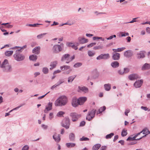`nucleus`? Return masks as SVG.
I'll list each match as a JSON object with an SVG mask.
<instances>
[{"mask_svg": "<svg viewBox=\"0 0 150 150\" xmlns=\"http://www.w3.org/2000/svg\"><path fill=\"white\" fill-rule=\"evenodd\" d=\"M67 97L65 96H62L55 101L54 105L56 106H64L67 104Z\"/></svg>", "mask_w": 150, "mask_h": 150, "instance_id": "f257e3e1", "label": "nucleus"}, {"mask_svg": "<svg viewBox=\"0 0 150 150\" xmlns=\"http://www.w3.org/2000/svg\"><path fill=\"white\" fill-rule=\"evenodd\" d=\"M0 67L2 69L4 72H9L12 70L11 67L7 59H5L1 64L0 61Z\"/></svg>", "mask_w": 150, "mask_h": 150, "instance_id": "f03ea898", "label": "nucleus"}, {"mask_svg": "<svg viewBox=\"0 0 150 150\" xmlns=\"http://www.w3.org/2000/svg\"><path fill=\"white\" fill-rule=\"evenodd\" d=\"M20 50H17L13 56L15 59L17 61L20 62L23 60L25 58V56L21 52H19Z\"/></svg>", "mask_w": 150, "mask_h": 150, "instance_id": "7ed1b4c3", "label": "nucleus"}, {"mask_svg": "<svg viewBox=\"0 0 150 150\" xmlns=\"http://www.w3.org/2000/svg\"><path fill=\"white\" fill-rule=\"evenodd\" d=\"M64 45L63 43H61L60 45H55L53 47L52 50L54 53H58L61 51L64 48Z\"/></svg>", "mask_w": 150, "mask_h": 150, "instance_id": "20e7f679", "label": "nucleus"}, {"mask_svg": "<svg viewBox=\"0 0 150 150\" xmlns=\"http://www.w3.org/2000/svg\"><path fill=\"white\" fill-rule=\"evenodd\" d=\"M96 112V110L95 109H93L89 111L86 117V120L89 121H91L94 117Z\"/></svg>", "mask_w": 150, "mask_h": 150, "instance_id": "39448f33", "label": "nucleus"}, {"mask_svg": "<svg viewBox=\"0 0 150 150\" xmlns=\"http://www.w3.org/2000/svg\"><path fill=\"white\" fill-rule=\"evenodd\" d=\"M69 120V118H65L64 119L62 123V125L67 129L69 128L70 126Z\"/></svg>", "mask_w": 150, "mask_h": 150, "instance_id": "423d86ee", "label": "nucleus"}, {"mask_svg": "<svg viewBox=\"0 0 150 150\" xmlns=\"http://www.w3.org/2000/svg\"><path fill=\"white\" fill-rule=\"evenodd\" d=\"M78 91L79 92L82 93H87L88 92V89L86 87L84 86H79Z\"/></svg>", "mask_w": 150, "mask_h": 150, "instance_id": "0eeeda50", "label": "nucleus"}, {"mask_svg": "<svg viewBox=\"0 0 150 150\" xmlns=\"http://www.w3.org/2000/svg\"><path fill=\"white\" fill-rule=\"evenodd\" d=\"M70 116L72 118V121L73 122L76 121L81 116L80 114H78L75 112L71 113Z\"/></svg>", "mask_w": 150, "mask_h": 150, "instance_id": "6e6552de", "label": "nucleus"}, {"mask_svg": "<svg viewBox=\"0 0 150 150\" xmlns=\"http://www.w3.org/2000/svg\"><path fill=\"white\" fill-rule=\"evenodd\" d=\"M66 60V63L68 64L71 61L70 60V55L69 54H64L62 57L61 61L62 62Z\"/></svg>", "mask_w": 150, "mask_h": 150, "instance_id": "1a4fd4ad", "label": "nucleus"}, {"mask_svg": "<svg viewBox=\"0 0 150 150\" xmlns=\"http://www.w3.org/2000/svg\"><path fill=\"white\" fill-rule=\"evenodd\" d=\"M110 58L109 54L108 53L101 54L98 56L96 58L97 60H100L101 59H107Z\"/></svg>", "mask_w": 150, "mask_h": 150, "instance_id": "9d476101", "label": "nucleus"}, {"mask_svg": "<svg viewBox=\"0 0 150 150\" xmlns=\"http://www.w3.org/2000/svg\"><path fill=\"white\" fill-rule=\"evenodd\" d=\"M143 82L142 79L138 80L136 81L134 84V86L136 88H139L142 86Z\"/></svg>", "mask_w": 150, "mask_h": 150, "instance_id": "9b49d317", "label": "nucleus"}, {"mask_svg": "<svg viewBox=\"0 0 150 150\" xmlns=\"http://www.w3.org/2000/svg\"><path fill=\"white\" fill-rule=\"evenodd\" d=\"M71 104L72 106L74 107H76L79 105L78 99H77L76 97H74L72 98Z\"/></svg>", "mask_w": 150, "mask_h": 150, "instance_id": "f8f14e48", "label": "nucleus"}, {"mask_svg": "<svg viewBox=\"0 0 150 150\" xmlns=\"http://www.w3.org/2000/svg\"><path fill=\"white\" fill-rule=\"evenodd\" d=\"M78 40L79 43L81 44H84L87 43L88 42V40L85 38L84 37H79L78 38Z\"/></svg>", "mask_w": 150, "mask_h": 150, "instance_id": "ddd939ff", "label": "nucleus"}, {"mask_svg": "<svg viewBox=\"0 0 150 150\" xmlns=\"http://www.w3.org/2000/svg\"><path fill=\"white\" fill-rule=\"evenodd\" d=\"M128 78L130 80H134L135 79L140 78V77L137 74H133L129 75Z\"/></svg>", "mask_w": 150, "mask_h": 150, "instance_id": "4468645a", "label": "nucleus"}, {"mask_svg": "<svg viewBox=\"0 0 150 150\" xmlns=\"http://www.w3.org/2000/svg\"><path fill=\"white\" fill-rule=\"evenodd\" d=\"M52 137L54 141L57 143L59 142L61 140L60 135V134L57 135L56 133H55L54 134Z\"/></svg>", "mask_w": 150, "mask_h": 150, "instance_id": "2eb2a0df", "label": "nucleus"}, {"mask_svg": "<svg viewBox=\"0 0 150 150\" xmlns=\"http://www.w3.org/2000/svg\"><path fill=\"white\" fill-rule=\"evenodd\" d=\"M86 100L87 98L85 97H82L79 98L78 99L79 105H83Z\"/></svg>", "mask_w": 150, "mask_h": 150, "instance_id": "dca6fc26", "label": "nucleus"}, {"mask_svg": "<svg viewBox=\"0 0 150 150\" xmlns=\"http://www.w3.org/2000/svg\"><path fill=\"white\" fill-rule=\"evenodd\" d=\"M120 54L118 53H112V59L114 60H117L120 59Z\"/></svg>", "mask_w": 150, "mask_h": 150, "instance_id": "f3484780", "label": "nucleus"}, {"mask_svg": "<svg viewBox=\"0 0 150 150\" xmlns=\"http://www.w3.org/2000/svg\"><path fill=\"white\" fill-rule=\"evenodd\" d=\"M132 54V52L130 50H128L125 52L124 54V56L127 58H129L131 57Z\"/></svg>", "mask_w": 150, "mask_h": 150, "instance_id": "a211bd4d", "label": "nucleus"}, {"mask_svg": "<svg viewBox=\"0 0 150 150\" xmlns=\"http://www.w3.org/2000/svg\"><path fill=\"white\" fill-rule=\"evenodd\" d=\"M137 57L139 59L144 58L145 57L144 52L143 51H140L137 54Z\"/></svg>", "mask_w": 150, "mask_h": 150, "instance_id": "6ab92c4d", "label": "nucleus"}, {"mask_svg": "<svg viewBox=\"0 0 150 150\" xmlns=\"http://www.w3.org/2000/svg\"><path fill=\"white\" fill-rule=\"evenodd\" d=\"M40 47L39 46L35 47L33 50V53L36 54H38L40 52Z\"/></svg>", "mask_w": 150, "mask_h": 150, "instance_id": "aec40b11", "label": "nucleus"}, {"mask_svg": "<svg viewBox=\"0 0 150 150\" xmlns=\"http://www.w3.org/2000/svg\"><path fill=\"white\" fill-rule=\"evenodd\" d=\"M111 66L113 68H116L119 66V63L117 61H114L111 62Z\"/></svg>", "mask_w": 150, "mask_h": 150, "instance_id": "412c9836", "label": "nucleus"}, {"mask_svg": "<svg viewBox=\"0 0 150 150\" xmlns=\"http://www.w3.org/2000/svg\"><path fill=\"white\" fill-rule=\"evenodd\" d=\"M57 64V61H54V62H51L50 65V66L51 67L50 68V69L52 70L53 68H55Z\"/></svg>", "mask_w": 150, "mask_h": 150, "instance_id": "4be33fe9", "label": "nucleus"}, {"mask_svg": "<svg viewBox=\"0 0 150 150\" xmlns=\"http://www.w3.org/2000/svg\"><path fill=\"white\" fill-rule=\"evenodd\" d=\"M67 45L69 47H71L72 48L74 49L75 50H77L78 48L77 46H75V45L73 44L72 43L68 42L67 43Z\"/></svg>", "mask_w": 150, "mask_h": 150, "instance_id": "5701e85b", "label": "nucleus"}, {"mask_svg": "<svg viewBox=\"0 0 150 150\" xmlns=\"http://www.w3.org/2000/svg\"><path fill=\"white\" fill-rule=\"evenodd\" d=\"M104 88L106 91H109L111 89V85L109 83L105 84L104 85Z\"/></svg>", "mask_w": 150, "mask_h": 150, "instance_id": "b1692460", "label": "nucleus"}, {"mask_svg": "<svg viewBox=\"0 0 150 150\" xmlns=\"http://www.w3.org/2000/svg\"><path fill=\"white\" fill-rule=\"evenodd\" d=\"M150 68V64L145 63L142 67V69L144 70L146 69H148Z\"/></svg>", "mask_w": 150, "mask_h": 150, "instance_id": "393cba45", "label": "nucleus"}, {"mask_svg": "<svg viewBox=\"0 0 150 150\" xmlns=\"http://www.w3.org/2000/svg\"><path fill=\"white\" fill-rule=\"evenodd\" d=\"M75 138V135L74 133H71L69 135V139L71 141H74Z\"/></svg>", "mask_w": 150, "mask_h": 150, "instance_id": "a878e982", "label": "nucleus"}, {"mask_svg": "<svg viewBox=\"0 0 150 150\" xmlns=\"http://www.w3.org/2000/svg\"><path fill=\"white\" fill-rule=\"evenodd\" d=\"M125 48V47H122L120 48H118L117 49H113L112 50L115 52H120L123 51Z\"/></svg>", "mask_w": 150, "mask_h": 150, "instance_id": "bb28decb", "label": "nucleus"}, {"mask_svg": "<svg viewBox=\"0 0 150 150\" xmlns=\"http://www.w3.org/2000/svg\"><path fill=\"white\" fill-rule=\"evenodd\" d=\"M101 145L100 144H96L94 145L92 148V150H98L100 147Z\"/></svg>", "mask_w": 150, "mask_h": 150, "instance_id": "cd10ccee", "label": "nucleus"}, {"mask_svg": "<svg viewBox=\"0 0 150 150\" xmlns=\"http://www.w3.org/2000/svg\"><path fill=\"white\" fill-rule=\"evenodd\" d=\"M76 76H71L69 77L68 79V82L69 83H71L75 78Z\"/></svg>", "mask_w": 150, "mask_h": 150, "instance_id": "c85d7f7f", "label": "nucleus"}, {"mask_svg": "<svg viewBox=\"0 0 150 150\" xmlns=\"http://www.w3.org/2000/svg\"><path fill=\"white\" fill-rule=\"evenodd\" d=\"M13 53V51H7L5 52V54L6 56L9 57Z\"/></svg>", "mask_w": 150, "mask_h": 150, "instance_id": "c756f323", "label": "nucleus"}, {"mask_svg": "<svg viewBox=\"0 0 150 150\" xmlns=\"http://www.w3.org/2000/svg\"><path fill=\"white\" fill-rule=\"evenodd\" d=\"M29 59L31 60L35 61L37 58V56L35 54H33L29 57Z\"/></svg>", "mask_w": 150, "mask_h": 150, "instance_id": "7c9ffc66", "label": "nucleus"}, {"mask_svg": "<svg viewBox=\"0 0 150 150\" xmlns=\"http://www.w3.org/2000/svg\"><path fill=\"white\" fill-rule=\"evenodd\" d=\"M66 145L67 147L71 148L74 147L76 145V144L74 143H67Z\"/></svg>", "mask_w": 150, "mask_h": 150, "instance_id": "2f4dec72", "label": "nucleus"}, {"mask_svg": "<svg viewBox=\"0 0 150 150\" xmlns=\"http://www.w3.org/2000/svg\"><path fill=\"white\" fill-rule=\"evenodd\" d=\"M142 133H143V134H150V132L149 130L148 129L146 128H144L142 131Z\"/></svg>", "mask_w": 150, "mask_h": 150, "instance_id": "473e14b6", "label": "nucleus"}, {"mask_svg": "<svg viewBox=\"0 0 150 150\" xmlns=\"http://www.w3.org/2000/svg\"><path fill=\"white\" fill-rule=\"evenodd\" d=\"M88 54L89 57H92L95 55V52L93 51L89 50L88 51Z\"/></svg>", "mask_w": 150, "mask_h": 150, "instance_id": "72a5a7b5", "label": "nucleus"}, {"mask_svg": "<svg viewBox=\"0 0 150 150\" xmlns=\"http://www.w3.org/2000/svg\"><path fill=\"white\" fill-rule=\"evenodd\" d=\"M60 69L62 70H67L70 69V67L67 65H64L63 66H61L60 67Z\"/></svg>", "mask_w": 150, "mask_h": 150, "instance_id": "f704fd0d", "label": "nucleus"}, {"mask_svg": "<svg viewBox=\"0 0 150 150\" xmlns=\"http://www.w3.org/2000/svg\"><path fill=\"white\" fill-rule=\"evenodd\" d=\"M42 71L44 74H47L48 73L49 69L47 68L44 67L42 68Z\"/></svg>", "mask_w": 150, "mask_h": 150, "instance_id": "c9c22d12", "label": "nucleus"}, {"mask_svg": "<svg viewBox=\"0 0 150 150\" xmlns=\"http://www.w3.org/2000/svg\"><path fill=\"white\" fill-rule=\"evenodd\" d=\"M52 103L49 102L48 104V106L46 107V109H48L49 110H51L52 109Z\"/></svg>", "mask_w": 150, "mask_h": 150, "instance_id": "e433bc0d", "label": "nucleus"}, {"mask_svg": "<svg viewBox=\"0 0 150 150\" xmlns=\"http://www.w3.org/2000/svg\"><path fill=\"white\" fill-rule=\"evenodd\" d=\"M47 33H46L41 34L38 35L37 36V38L38 39H41L42 38H43L44 36Z\"/></svg>", "mask_w": 150, "mask_h": 150, "instance_id": "4c0bfd02", "label": "nucleus"}, {"mask_svg": "<svg viewBox=\"0 0 150 150\" xmlns=\"http://www.w3.org/2000/svg\"><path fill=\"white\" fill-rule=\"evenodd\" d=\"M127 130H125V129H123L122 132L121 133V135L122 137H125L127 135Z\"/></svg>", "mask_w": 150, "mask_h": 150, "instance_id": "58836bf2", "label": "nucleus"}, {"mask_svg": "<svg viewBox=\"0 0 150 150\" xmlns=\"http://www.w3.org/2000/svg\"><path fill=\"white\" fill-rule=\"evenodd\" d=\"M114 135V133H111L110 134L107 135L105 136V138L106 139H110Z\"/></svg>", "mask_w": 150, "mask_h": 150, "instance_id": "ea45409f", "label": "nucleus"}, {"mask_svg": "<svg viewBox=\"0 0 150 150\" xmlns=\"http://www.w3.org/2000/svg\"><path fill=\"white\" fill-rule=\"evenodd\" d=\"M41 24H39L38 23H35L34 24H27L26 25L30 27H36L39 25H41Z\"/></svg>", "mask_w": 150, "mask_h": 150, "instance_id": "a19ab883", "label": "nucleus"}, {"mask_svg": "<svg viewBox=\"0 0 150 150\" xmlns=\"http://www.w3.org/2000/svg\"><path fill=\"white\" fill-rule=\"evenodd\" d=\"M64 79H60L58 81L57 83H56L57 85L58 86L60 85L61 84L64 83Z\"/></svg>", "mask_w": 150, "mask_h": 150, "instance_id": "79ce46f5", "label": "nucleus"}, {"mask_svg": "<svg viewBox=\"0 0 150 150\" xmlns=\"http://www.w3.org/2000/svg\"><path fill=\"white\" fill-rule=\"evenodd\" d=\"M82 65V64L80 62H77L75 64L74 67L75 68H77L81 67Z\"/></svg>", "mask_w": 150, "mask_h": 150, "instance_id": "37998d69", "label": "nucleus"}, {"mask_svg": "<svg viewBox=\"0 0 150 150\" xmlns=\"http://www.w3.org/2000/svg\"><path fill=\"white\" fill-rule=\"evenodd\" d=\"M21 106H18V107H17L14 108L12 110H11V111H10L9 112H8V113H6V114H5V116H8L9 115H10V112H11L13 110H16V109H18L19 108H20L21 107Z\"/></svg>", "mask_w": 150, "mask_h": 150, "instance_id": "c03bdc74", "label": "nucleus"}, {"mask_svg": "<svg viewBox=\"0 0 150 150\" xmlns=\"http://www.w3.org/2000/svg\"><path fill=\"white\" fill-rule=\"evenodd\" d=\"M103 48V47L102 45H99L98 46H96L93 47V49L94 50H98L100 49H102Z\"/></svg>", "mask_w": 150, "mask_h": 150, "instance_id": "a18cd8bd", "label": "nucleus"}, {"mask_svg": "<svg viewBox=\"0 0 150 150\" xmlns=\"http://www.w3.org/2000/svg\"><path fill=\"white\" fill-rule=\"evenodd\" d=\"M27 47V45H25L22 47H19V46H16V47L17 48H20V50L19 51V52H21L22 51L21 50L22 49H24L25 48Z\"/></svg>", "mask_w": 150, "mask_h": 150, "instance_id": "49530a36", "label": "nucleus"}, {"mask_svg": "<svg viewBox=\"0 0 150 150\" xmlns=\"http://www.w3.org/2000/svg\"><path fill=\"white\" fill-rule=\"evenodd\" d=\"M79 140L80 141H88L89 140V139L88 138L83 136L81 138H80Z\"/></svg>", "mask_w": 150, "mask_h": 150, "instance_id": "de8ad7c7", "label": "nucleus"}, {"mask_svg": "<svg viewBox=\"0 0 150 150\" xmlns=\"http://www.w3.org/2000/svg\"><path fill=\"white\" fill-rule=\"evenodd\" d=\"M137 139H136V137H135V136H134L133 137H129L127 139V141H133L134 140H136Z\"/></svg>", "mask_w": 150, "mask_h": 150, "instance_id": "09e8293b", "label": "nucleus"}, {"mask_svg": "<svg viewBox=\"0 0 150 150\" xmlns=\"http://www.w3.org/2000/svg\"><path fill=\"white\" fill-rule=\"evenodd\" d=\"M64 114V112L63 111H60L57 113V116L58 117H61Z\"/></svg>", "mask_w": 150, "mask_h": 150, "instance_id": "8fccbe9b", "label": "nucleus"}, {"mask_svg": "<svg viewBox=\"0 0 150 150\" xmlns=\"http://www.w3.org/2000/svg\"><path fill=\"white\" fill-rule=\"evenodd\" d=\"M123 71H124V73L126 74V73H128L129 71V69L128 68H124V69H123Z\"/></svg>", "mask_w": 150, "mask_h": 150, "instance_id": "3c124183", "label": "nucleus"}, {"mask_svg": "<svg viewBox=\"0 0 150 150\" xmlns=\"http://www.w3.org/2000/svg\"><path fill=\"white\" fill-rule=\"evenodd\" d=\"M106 107L105 106L101 107L99 109V111H100L101 112L104 111Z\"/></svg>", "mask_w": 150, "mask_h": 150, "instance_id": "603ef678", "label": "nucleus"}, {"mask_svg": "<svg viewBox=\"0 0 150 150\" xmlns=\"http://www.w3.org/2000/svg\"><path fill=\"white\" fill-rule=\"evenodd\" d=\"M96 44V43L95 42L91 43L90 44H89L88 45H87V47H91L94 45H95Z\"/></svg>", "mask_w": 150, "mask_h": 150, "instance_id": "864d4df0", "label": "nucleus"}, {"mask_svg": "<svg viewBox=\"0 0 150 150\" xmlns=\"http://www.w3.org/2000/svg\"><path fill=\"white\" fill-rule=\"evenodd\" d=\"M28 146L27 145H25L23 147L22 149V150H28Z\"/></svg>", "mask_w": 150, "mask_h": 150, "instance_id": "5fc2aeb1", "label": "nucleus"}, {"mask_svg": "<svg viewBox=\"0 0 150 150\" xmlns=\"http://www.w3.org/2000/svg\"><path fill=\"white\" fill-rule=\"evenodd\" d=\"M118 74L120 75H122L125 74L123 70L120 69V70L118 71Z\"/></svg>", "mask_w": 150, "mask_h": 150, "instance_id": "6e6d98bb", "label": "nucleus"}, {"mask_svg": "<svg viewBox=\"0 0 150 150\" xmlns=\"http://www.w3.org/2000/svg\"><path fill=\"white\" fill-rule=\"evenodd\" d=\"M130 111V110L129 109H126L125 110V115L127 116H128V113H129Z\"/></svg>", "mask_w": 150, "mask_h": 150, "instance_id": "4d7b16f0", "label": "nucleus"}, {"mask_svg": "<svg viewBox=\"0 0 150 150\" xmlns=\"http://www.w3.org/2000/svg\"><path fill=\"white\" fill-rule=\"evenodd\" d=\"M137 18H133L132 20L131 21L128 22L127 23H134V22H136V21L135 20Z\"/></svg>", "mask_w": 150, "mask_h": 150, "instance_id": "13d9d810", "label": "nucleus"}, {"mask_svg": "<svg viewBox=\"0 0 150 150\" xmlns=\"http://www.w3.org/2000/svg\"><path fill=\"white\" fill-rule=\"evenodd\" d=\"M107 148V147L106 146H102L101 147L100 150H106Z\"/></svg>", "mask_w": 150, "mask_h": 150, "instance_id": "bf43d9fd", "label": "nucleus"}, {"mask_svg": "<svg viewBox=\"0 0 150 150\" xmlns=\"http://www.w3.org/2000/svg\"><path fill=\"white\" fill-rule=\"evenodd\" d=\"M86 122L84 121H82L81 122L80 124V126H83L85 124Z\"/></svg>", "mask_w": 150, "mask_h": 150, "instance_id": "052dcab7", "label": "nucleus"}, {"mask_svg": "<svg viewBox=\"0 0 150 150\" xmlns=\"http://www.w3.org/2000/svg\"><path fill=\"white\" fill-rule=\"evenodd\" d=\"M42 127L44 129H47L48 126L44 124H42L41 125Z\"/></svg>", "mask_w": 150, "mask_h": 150, "instance_id": "680f3d73", "label": "nucleus"}, {"mask_svg": "<svg viewBox=\"0 0 150 150\" xmlns=\"http://www.w3.org/2000/svg\"><path fill=\"white\" fill-rule=\"evenodd\" d=\"M61 72V71L59 70H57L54 71L53 73V75H54L57 73H59Z\"/></svg>", "mask_w": 150, "mask_h": 150, "instance_id": "e2e57ef3", "label": "nucleus"}, {"mask_svg": "<svg viewBox=\"0 0 150 150\" xmlns=\"http://www.w3.org/2000/svg\"><path fill=\"white\" fill-rule=\"evenodd\" d=\"M53 112H51L49 114V119L50 120H51L52 119L53 117Z\"/></svg>", "mask_w": 150, "mask_h": 150, "instance_id": "0e129e2a", "label": "nucleus"}, {"mask_svg": "<svg viewBox=\"0 0 150 150\" xmlns=\"http://www.w3.org/2000/svg\"><path fill=\"white\" fill-rule=\"evenodd\" d=\"M141 108L145 111H147L148 110V108L146 107L142 106L141 107Z\"/></svg>", "mask_w": 150, "mask_h": 150, "instance_id": "69168bd1", "label": "nucleus"}, {"mask_svg": "<svg viewBox=\"0 0 150 150\" xmlns=\"http://www.w3.org/2000/svg\"><path fill=\"white\" fill-rule=\"evenodd\" d=\"M146 31L148 33H150V28L147 27L146 28Z\"/></svg>", "mask_w": 150, "mask_h": 150, "instance_id": "338daca9", "label": "nucleus"}, {"mask_svg": "<svg viewBox=\"0 0 150 150\" xmlns=\"http://www.w3.org/2000/svg\"><path fill=\"white\" fill-rule=\"evenodd\" d=\"M118 137L119 136L118 135H116L114 137V139L113 140V141L115 142L118 138Z\"/></svg>", "mask_w": 150, "mask_h": 150, "instance_id": "774afa93", "label": "nucleus"}]
</instances>
